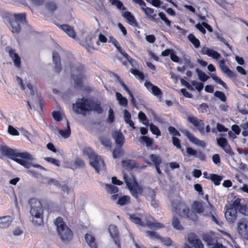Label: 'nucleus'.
<instances>
[{"label": "nucleus", "instance_id": "obj_24", "mask_svg": "<svg viewBox=\"0 0 248 248\" xmlns=\"http://www.w3.org/2000/svg\"><path fill=\"white\" fill-rule=\"evenodd\" d=\"M144 86L149 91L156 96H159L162 93L161 90L157 86L153 85L150 81H146L144 83Z\"/></svg>", "mask_w": 248, "mask_h": 248}, {"label": "nucleus", "instance_id": "obj_19", "mask_svg": "<svg viewBox=\"0 0 248 248\" xmlns=\"http://www.w3.org/2000/svg\"><path fill=\"white\" fill-rule=\"evenodd\" d=\"M112 137L118 147H122L124 141V137L121 131L115 130L112 133Z\"/></svg>", "mask_w": 248, "mask_h": 248}, {"label": "nucleus", "instance_id": "obj_6", "mask_svg": "<svg viewBox=\"0 0 248 248\" xmlns=\"http://www.w3.org/2000/svg\"><path fill=\"white\" fill-rule=\"evenodd\" d=\"M72 79L74 81L75 88L81 89L82 81L85 78V70L81 63L76 62L69 65Z\"/></svg>", "mask_w": 248, "mask_h": 248}, {"label": "nucleus", "instance_id": "obj_18", "mask_svg": "<svg viewBox=\"0 0 248 248\" xmlns=\"http://www.w3.org/2000/svg\"><path fill=\"white\" fill-rule=\"evenodd\" d=\"M108 231L111 238L113 239L115 244L119 248H120L119 232L116 226L114 225H110L108 227Z\"/></svg>", "mask_w": 248, "mask_h": 248}, {"label": "nucleus", "instance_id": "obj_45", "mask_svg": "<svg viewBox=\"0 0 248 248\" xmlns=\"http://www.w3.org/2000/svg\"><path fill=\"white\" fill-rule=\"evenodd\" d=\"M138 119L144 125L147 126L149 125V121L144 112L142 111L139 112L138 116Z\"/></svg>", "mask_w": 248, "mask_h": 248}, {"label": "nucleus", "instance_id": "obj_27", "mask_svg": "<svg viewBox=\"0 0 248 248\" xmlns=\"http://www.w3.org/2000/svg\"><path fill=\"white\" fill-rule=\"evenodd\" d=\"M203 240L206 243L208 248H214L219 243L217 240L208 234L203 235Z\"/></svg>", "mask_w": 248, "mask_h": 248}, {"label": "nucleus", "instance_id": "obj_49", "mask_svg": "<svg viewBox=\"0 0 248 248\" xmlns=\"http://www.w3.org/2000/svg\"><path fill=\"white\" fill-rule=\"evenodd\" d=\"M148 126L149 127L150 131L153 134L157 136L161 135L160 131L156 125H154L153 124H149Z\"/></svg>", "mask_w": 248, "mask_h": 248}, {"label": "nucleus", "instance_id": "obj_17", "mask_svg": "<svg viewBox=\"0 0 248 248\" xmlns=\"http://www.w3.org/2000/svg\"><path fill=\"white\" fill-rule=\"evenodd\" d=\"M114 77L116 78L117 82L123 87L124 89L128 93L131 97V103L132 105L136 107L137 106L136 101L134 97L133 94L130 92L127 86L124 84V83L121 79L116 74H113Z\"/></svg>", "mask_w": 248, "mask_h": 248}, {"label": "nucleus", "instance_id": "obj_51", "mask_svg": "<svg viewBox=\"0 0 248 248\" xmlns=\"http://www.w3.org/2000/svg\"><path fill=\"white\" fill-rule=\"evenodd\" d=\"M192 86H195V89L199 92H200L203 88V84L202 82H197L196 80H192L191 82Z\"/></svg>", "mask_w": 248, "mask_h": 248}, {"label": "nucleus", "instance_id": "obj_1", "mask_svg": "<svg viewBox=\"0 0 248 248\" xmlns=\"http://www.w3.org/2000/svg\"><path fill=\"white\" fill-rule=\"evenodd\" d=\"M73 110L77 114L85 116L88 112L94 111L99 114L103 113L100 101L94 102L93 99L82 97L77 99L72 105Z\"/></svg>", "mask_w": 248, "mask_h": 248}, {"label": "nucleus", "instance_id": "obj_36", "mask_svg": "<svg viewBox=\"0 0 248 248\" xmlns=\"http://www.w3.org/2000/svg\"><path fill=\"white\" fill-rule=\"evenodd\" d=\"M122 165L124 168L128 170H131L136 167L135 162L132 160H123Z\"/></svg>", "mask_w": 248, "mask_h": 248}, {"label": "nucleus", "instance_id": "obj_58", "mask_svg": "<svg viewBox=\"0 0 248 248\" xmlns=\"http://www.w3.org/2000/svg\"><path fill=\"white\" fill-rule=\"evenodd\" d=\"M44 159L47 162H49L57 166H60V161L56 159L50 157H46L44 158Z\"/></svg>", "mask_w": 248, "mask_h": 248}, {"label": "nucleus", "instance_id": "obj_42", "mask_svg": "<svg viewBox=\"0 0 248 248\" xmlns=\"http://www.w3.org/2000/svg\"><path fill=\"white\" fill-rule=\"evenodd\" d=\"M112 5L115 6L120 10H125L126 7L124 6L123 3L119 0H109Z\"/></svg>", "mask_w": 248, "mask_h": 248}, {"label": "nucleus", "instance_id": "obj_7", "mask_svg": "<svg viewBox=\"0 0 248 248\" xmlns=\"http://www.w3.org/2000/svg\"><path fill=\"white\" fill-rule=\"evenodd\" d=\"M83 153L88 157L90 165L95 169L97 173H99L100 170L104 169V161L91 148H84Z\"/></svg>", "mask_w": 248, "mask_h": 248}, {"label": "nucleus", "instance_id": "obj_48", "mask_svg": "<svg viewBox=\"0 0 248 248\" xmlns=\"http://www.w3.org/2000/svg\"><path fill=\"white\" fill-rule=\"evenodd\" d=\"M212 78L217 83L221 85L225 89H228V87L226 84L221 80V78L217 76L215 74H212L211 75Z\"/></svg>", "mask_w": 248, "mask_h": 248}, {"label": "nucleus", "instance_id": "obj_50", "mask_svg": "<svg viewBox=\"0 0 248 248\" xmlns=\"http://www.w3.org/2000/svg\"><path fill=\"white\" fill-rule=\"evenodd\" d=\"M215 97L218 98L221 101L225 102L226 101V96L224 93L221 91H217L214 93Z\"/></svg>", "mask_w": 248, "mask_h": 248}, {"label": "nucleus", "instance_id": "obj_9", "mask_svg": "<svg viewBox=\"0 0 248 248\" xmlns=\"http://www.w3.org/2000/svg\"><path fill=\"white\" fill-rule=\"evenodd\" d=\"M129 218L131 221L135 224L142 226L146 225L151 229H160L164 227V226L160 223L149 221H147L146 224H145L141 220L140 217H138L136 214L130 215Z\"/></svg>", "mask_w": 248, "mask_h": 248}, {"label": "nucleus", "instance_id": "obj_55", "mask_svg": "<svg viewBox=\"0 0 248 248\" xmlns=\"http://www.w3.org/2000/svg\"><path fill=\"white\" fill-rule=\"evenodd\" d=\"M142 141L145 142L147 147H150L152 145L153 142L152 139L147 136H142L140 138Z\"/></svg>", "mask_w": 248, "mask_h": 248}, {"label": "nucleus", "instance_id": "obj_56", "mask_svg": "<svg viewBox=\"0 0 248 248\" xmlns=\"http://www.w3.org/2000/svg\"><path fill=\"white\" fill-rule=\"evenodd\" d=\"M158 16L160 18L164 21V22L168 26L170 27L171 26V21L167 18L165 14L164 13L159 12L158 13Z\"/></svg>", "mask_w": 248, "mask_h": 248}, {"label": "nucleus", "instance_id": "obj_52", "mask_svg": "<svg viewBox=\"0 0 248 248\" xmlns=\"http://www.w3.org/2000/svg\"><path fill=\"white\" fill-rule=\"evenodd\" d=\"M115 119L114 113L113 109L110 108L108 110V118L107 119V123L108 124H112Z\"/></svg>", "mask_w": 248, "mask_h": 248}, {"label": "nucleus", "instance_id": "obj_2", "mask_svg": "<svg viewBox=\"0 0 248 248\" xmlns=\"http://www.w3.org/2000/svg\"><path fill=\"white\" fill-rule=\"evenodd\" d=\"M1 154L6 156L11 159L25 167L29 168L31 164L29 161L33 159V156L27 152H20L15 149H13L6 145L1 146L0 148Z\"/></svg>", "mask_w": 248, "mask_h": 248}, {"label": "nucleus", "instance_id": "obj_61", "mask_svg": "<svg viewBox=\"0 0 248 248\" xmlns=\"http://www.w3.org/2000/svg\"><path fill=\"white\" fill-rule=\"evenodd\" d=\"M46 6L47 9L51 12H54L57 9L56 5L53 2H48L46 4Z\"/></svg>", "mask_w": 248, "mask_h": 248}, {"label": "nucleus", "instance_id": "obj_4", "mask_svg": "<svg viewBox=\"0 0 248 248\" xmlns=\"http://www.w3.org/2000/svg\"><path fill=\"white\" fill-rule=\"evenodd\" d=\"M31 206V221L35 226H41L43 224V210L40 201L31 199L29 202Z\"/></svg>", "mask_w": 248, "mask_h": 248}, {"label": "nucleus", "instance_id": "obj_62", "mask_svg": "<svg viewBox=\"0 0 248 248\" xmlns=\"http://www.w3.org/2000/svg\"><path fill=\"white\" fill-rule=\"evenodd\" d=\"M147 234L152 239H156L159 240L160 236L158 235L156 232L153 231H147Z\"/></svg>", "mask_w": 248, "mask_h": 248}, {"label": "nucleus", "instance_id": "obj_25", "mask_svg": "<svg viewBox=\"0 0 248 248\" xmlns=\"http://www.w3.org/2000/svg\"><path fill=\"white\" fill-rule=\"evenodd\" d=\"M122 16L125 18L127 22L134 27H137L138 24L135 16L129 11H125L123 13Z\"/></svg>", "mask_w": 248, "mask_h": 248}, {"label": "nucleus", "instance_id": "obj_3", "mask_svg": "<svg viewBox=\"0 0 248 248\" xmlns=\"http://www.w3.org/2000/svg\"><path fill=\"white\" fill-rule=\"evenodd\" d=\"M2 16L5 23L14 33H19L21 31L22 25L26 23L25 13L12 14L5 12L2 14Z\"/></svg>", "mask_w": 248, "mask_h": 248}, {"label": "nucleus", "instance_id": "obj_23", "mask_svg": "<svg viewBox=\"0 0 248 248\" xmlns=\"http://www.w3.org/2000/svg\"><path fill=\"white\" fill-rule=\"evenodd\" d=\"M184 134L188 140L193 144L202 147H204L205 146V143L204 141L199 140L188 131L186 130Z\"/></svg>", "mask_w": 248, "mask_h": 248}, {"label": "nucleus", "instance_id": "obj_8", "mask_svg": "<svg viewBox=\"0 0 248 248\" xmlns=\"http://www.w3.org/2000/svg\"><path fill=\"white\" fill-rule=\"evenodd\" d=\"M54 223L62 240H69L72 238L73 233L71 230L66 225L62 217H57L54 220Z\"/></svg>", "mask_w": 248, "mask_h": 248}, {"label": "nucleus", "instance_id": "obj_60", "mask_svg": "<svg viewBox=\"0 0 248 248\" xmlns=\"http://www.w3.org/2000/svg\"><path fill=\"white\" fill-rule=\"evenodd\" d=\"M123 177L125 183L126 184L128 188H130L132 185V180L130 178H129L128 176L124 172H123Z\"/></svg>", "mask_w": 248, "mask_h": 248}, {"label": "nucleus", "instance_id": "obj_41", "mask_svg": "<svg viewBox=\"0 0 248 248\" xmlns=\"http://www.w3.org/2000/svg\"><path fill=\"white\" fill-rule=\"evenodd\" d=\"M195 71L198 75L199 80L202 82H205L209 78L208 76L199 68H196Z\"/></svg>", "mask_w": 248, "mask_h": 248}, {"label": "nucleus", "instance_id": "obj_35", "mask_svg": "<svg viewBox=\"0 0 248 248\" xmlns=\"http://www.w3.org/2000/svg\"><path fill=\"white\" fill-rule=\"evenodd\" d=\"M209 179L211 180L215 186H218L223 179V176L217 174L211 173L209 175Z\"/></svg>", "mask_w": 248, "mask_h": 248}, {"label": "nucleus", "instance_id": "obj_16", "mask_svg": "<svg viewBox=\"0 0 248 248\" xmlns=\"http://www.w3.org/2000/svg\"><path fill=\"white\" fill-rule=\"evenodd\" d=\"M237 211L232 206L230 205L229 208L227 209L225 213V217L226 220L230 223H233L236 218Z\"/></svg>", "mask_w": 248, "mask_h": 248}, {"label": "nucleus", "instance_id": "obj_13", "mask_svg": "<svg viewBox=\"0 0 248 248\" xmlns=\"http://www.w3.org/2000/svg\"><path fill=\"white\" fill-rule=\"evenodd\" d=\"M187 120L198 130L201 134H204V124L202 120L197 117L189 116L187 118Z\"/></svg>", "mask_w": 248, "mask_h": 248}, {"label": "nucleus", "instance_id": "obj_47", "mask_svg": "<svg viewBox=\"0 0 248 248\" xmlns=\"http://www.w3.org/2000/svg\"><path fill=\"white\" fill-rule=\"evenodd\" d=\"M130 202V198L128 196H123L118 198L117 203L120 205L127 204Z\"/></svg>", "mask_w": 248, "mask_h": 248}, {"label": "nucleus", "instance_id": "obj_31", "mask_svg": "<svg viewBox=\"0 0 248 248\" xmlns=\"http://www.w3.org/2000/svg\"><path fill=\"white\" fill-rule=\"evenodd\" d=\"M60 28L69 37L75 38V32L74 29L69 26L64 24L60 26Z\"/></svg>", "mask_w": 248, "mask_h": 248}, {"label": "nucleus", "instance_id": "obj_39", "mask_svg": "<svg viewBox=\"0 0 248 248\" xmlns=\"http://www.w3.org/2000/svg\"><path fill=\"white\" fill-rule=\"evenodd\" d=\"M192 209L198 214H201L203 212L202 204L198 201H195L193 202Z\"/></svg>", "mask_w": 248, "mask_h": 248}, {"label": "nucleus", "instance_id": "obj_34", "mask_svg": "<svg viewBox=\"0 0 248 248\" xmlns=\"http://www.w3.org/2000/svg\"><path fill=\"white\" fill-rule=\"evenodd\" d=\"M85 239L89 246L91 248H97V244L95 242V238L92 235L86 234Z\"/></svg>", "mask_w": 248, "mask_h": 248}, {"label": "nucleus", "instance_id": "obj_32", "mask_svg": "<svg viewBox=\"0 0 248 248\" xmlns=\"http://www.w3.org/2000/svg\"><path fill=\"white\" fill-rule=\"evenodd\" d=\"M65 123L66 124V128L64 130H60L59 131V134L64 138H68L70 137L71 131L70 127V124L68 121L66 119Z\"/></svg>", "mask_w": 248, "mask_h": 248}, {"label": "nucleus", "instance_id": "obj_28", "mask_svg": "<svg viewBox=\"0 0 248 248\" xmlns=\"http://www.w3.org/2000/svg\"><path fill=\"white\" fill-rule=\"evenodd\" d=\"M8 53L13 61L15 66L18 68L20 67L21 65V59L19 55L12 48H10L8 50Z\"/></svg>", "mask_w": 248, "mask_h": 248}, {"label": "nucleus", "instance_id": "obj_43", "mask_svg": "<svg viewBox=\"0 0 248 248\" xmlns=\"http://www.w3.org/2000/svg\"><path fill=\"white\" fill-rule=\"evenodd\" d=\"M149 158L154 163L155 166H160L162 162V159L161 157L156 155L152 154L150 155Z\"/></svg>", "mask_w": 248, "mask_h": 248}, {"label": "nucleus", "instance_id": "obj_53", "mask_svg": "<svg viewBox=\"0 0 248 248\" xmlns=\"http://www.w3.org/2000/svg\"><path fill=\"white\" fill-rule=\"evenodd\" d=\"M123 154V150L122 147H118L113 151V156L114 158L120 157Z\"/></svg>", "mask_w": 248, "mask_h": 248}, {"label": "nucleus", "instance_id": "obj_57", "mask_svg": "<svg viewBox=\"0 0 248 248\" xmlns=\"http://www.w3.org/2000/svg\"><path fill=\"white\" fill-rule=\"evenodd\" d=\"M159 240L164 245L167 246H170L172 244V240L170 237H163L160 236Z\"/></svg>", "mask_w": 248, "mask_h": 248}, {"label": "nucleus", "instance_id": "obj_33", "mask_svg": "<svg viewBox=\"0 0 248 248\" xmlns=\"http://www.w3.org/2000/svg\"><path fill=\"white\" fill-rule=\"evenodd\" d=\"M171 225L173 228L177 230L181 231L184 229L183 226L180 224L179 219L175 214H173L172 216Z\"/></svg>", "mask_w": 248, "mask_h": 248}, {"label": "nucleus", "instance_id": "obj_22", "mask_svg": "<svg viewBox=\"0 0 248 248\" xmlns=\"http://www.w3.org/2000/svg\"><path fill=\"white\" fill-rule=\"evenodd\" d=\"M188 241L195 248H203V245L201 240L197 238L196 235L194 233H191L188 235Z\"/></svg>", "mask_w": 248, "mask_h": 248}, {"label": "nucleus", "instance_id": "obj_40", "mask_svg": "<svg viewBox=\"0 0 248 248\" xmlns=\"http://www.w3.org/2000/svg\"><path fill=\"white\" fill-rule=\"evenodd\" d=\"M187 38L195 48H198L200 47V42L198 39L195 37L194 34L192 33L189 34L187 36Z\"/></svg>", "mask_w": 248, "mask_h": 248}, {"label": "nucleus", "instance_id": "obj_5", "mask_svg": "<svg viewBox=\"0 0 248 248\" xmlns=\"http://www.w3.org/2000/svg\"><path fill=\"white\" fill-rule=\"evenodd\" d=\"M172 210L180 216L187 218L194 222L198 220V217L196 213L190 209L184 203L178 200H173L171 202Z\"/></svg>", "mask_w": 248, "mask_h": 248}, {"label": "nucleus", "instance_id": "obj_63", "mask_svg": "<svg viewBox=\"0 0 248 248\" xmlns=\"http://www.w3.org/2000/svg\"><path fill=\"white\" fill-rule=\"evenodd\" d=\"M172 141L174 146H176L178 149H182L180 140L178 138L173 137L172 138Z\"/></svg>", "mask_w": 248, "mask_h": 248}, {"label": "nucleus", "instance_id": "obj_20", "mask_svg": "<svg viewBox=\"0 0 248 248\" xmlns=\"http://www.w3.org/2000/svg\"><path fill=\"white\" fill-rule=\"evenodd\" d=\"M201 53L215 60H218L221 57L220 54L218 52L206 46L202 47Z\"/></svg>", "mask_w": 248, "mask_h": 248}, {"label": "nucleus", "instance_id": "obj_64", "mask_svg": "<svg viewBox=\"0 0 248 248\" xmlns=\"http://www.w3.org/2000/svg\"><path fill=\"white\" fill-rule=\"evenodd\" d=\"M243 131L242 132V135L244 137L248 136V122L242 125Z\"/></svg>", "mask_w": 248, "mask_h": 248}, {"label": "nucleus", "instance_id": "obj_11", "mask_svg": "<svg viewBox=\"0 0 248 248\" xmlns=\"http://www.w3.org/2000/svg\"><path fill=\"white\" fill-rule=\"evenodd\" d=\"M181 152L184 156L198 158L202 161L205 159V155L201 151L195 150L187 145H186V151L182 149Z\"/></svg>", "mask_w": 248, "mask_h": 248}, {"label": "nucleus", "instance_id": "obj_29", "mask_svg": "<svg viewBox=\"0 0 248 248\" xmlns=\"http://www.w3.org/2000/svg\"><path fill=\"white\" fill-rule=\"evenodd\" d=\"M13 218L10 216H5L0 217V228L5 229L8 228L12 223Z\"/></svg>", "mask_w": 248, "mask_h": 248}, {"label": "nucleus", "instance_id": "obj_54", "mask_svg": "<svg viewBox=\"0 0 248 248\" xmlns=\"http://www.w3.org/2000/svg\"><path fill=\"white\" fill-rule=\"evenodd\" d=\"M168 131L170 133V134L173 136V137L174 136H178L180 137L181 134L180 132L174 127L172 126H170L168 128Z\"/></svg>", "mask_w": 248, "mask_h": 248}, {"label": "nucleus", "instance_id": "obj_26", "mask_svg": "<svg viewBox=\"0 0 248 248\" xmlns=\"http://www.w3.org/2000/svg\"><path fill=\"white\" fill-rule=\"evenodd\" d=\"M52 60L55 64V71L59 73L62 70V66L61 63V59L59 53L56 51L53 52Z\"/></svg>", "mask_w": 248, "mask_h": 248}, {"label": "nucleus", "instance_id": "obj_14", "mask_svg": "<svg viewBox=\"0 0 248 248\" xmlns=\"http://www.w3.org/2000/svg\"><path fill=\"white\" fill-rule=\"evenodd\" d=\"M232 206L242 214L248 215V208L244 202H241V200L239 198L236 199L232 203Z\"/></svg>", "mask_w": 248, "mask_h": 248}, {"label": "nucleus", "instance_id": "obj_21", "mask_svg": "<svg viewBox=\"0 0 248 248\" xmlns=\"http://www.w3.org/2000/svg\"><path fill=\"white\" fill-rule=\"evenodd\" d=\"M219 66L222 72L226 75L229 78H233L236 77V74L226 65L224 60H221L219 62Z\"/></svg>", "mask_w": 248, "mask_h": 248}, {"label": "nucleus", "instance_id": "obj_15", "mask_svg": "<svg viewBox=\"0 0 248 248\" xmlns=\"http://www.w3.org/2000/svg\"><path fill=\"white\" fill-rule=\"evenodd\" d=\"M129 189L131 195L136 198L138 201L139 200V195H141L143 192V189L138 183V182L134 180L132 185Z\"/></svg>", "mask_w": 248, "mask_h": 248}, {"label": "nucleus", "instance_id": "obj_10", "mask_svg": "<svg viewBox=\"0 0 248 248\" xmlns=\"http://www.w3.org/2000/svg\"><path fill=\"white\" fill-rule=\"evenodd\" d=\"M223 135L220 134L219 138L216 139L217 145L221 148L228 155L233 156L234 153L233 152L230 145L229 144L227 139L222 137Z\"/></svg>", "mask_w": 248, "mask_h": 248}, {"label": "nucleus", "instance_id": "obj_37", "mask_svg": "<svg viewBox=\"0 0 248 248\" xmlns=\"http://www.w3.org/2000/svg\"><path fill=\"white\" fill-rule=\"evenodd\" d=\"M145 196L148 201L153 200L155 198V192L151 188H147L145 190Z\"/></svg>", "mask_w": 248, "mask_h": 248}, {"label": "nucleus", "instance_id": "obj_44", "mask_svg": "<svg viewBox=\"0 0 248 248\" xmlns=\"http://www.w3.org/2000/svg\"><path fill=\"white\" fill-rule=\"evenodd\" d=\"M130 72L134 75L135 77L139 79L140 81H142L144 79V76L143 73L138 69H131Z\"/></svg>", "mask_w": 248, "mask_h": 248}, {"label": "nucleus", "instance_id": "obj_59", "mask_svg": "<svg viewBox=\"0 0 248 248\" xmlns=\"http://www.w3.org/2000/svg\"><path fill=\"white\" fill-rule=\"evenodd\" d=\"M8 132L10 134L13 136H18L19 134L18 131L12 125L8 126Z\"/></svg>", "mask_w": 248, "mask_h": 248}, {"label": "nucleus", "instance_id": "obj_38", "mask_svg": "<svg viewBox=\"0 0 248 248\" xmlns=\"http://www.w3.org/2000/svg\"><path fill=\"white\" fill-rule=\"evenodd\" d=\"M116 97L120 106L126 107L127 105V99L124 97L120 93H116Z\"/></svg>", "mask_w": 248, "mask_h": 248}, {"label": "nucleus", "instance_id": "obj_46", "mask_svg": "<svg viewBox=\"0 0 248 248\" xmlns=\"http://www.w3.org/2000/svg\"><path fill=\"white\" fill-rule=\"evenodd\" d=\"M106 189L109 194H115L118 191V188L111 184H106Z\"/></svg>", "mask_w": 248, "mask_h": 248}, {"label": "nucleus", "instance_id": "obj_12", "mask_svg": "<svg viewBox=\"0 0 248 248\" xmlns=\"http://www.w3.org/2000/svg\"><path fill=\"white\" fill-rule=\"evenodd\" d=\"M237 230L239 234L243 238L248 240V220L242 218L237 223Z\"/></svg>", "mask_w": 248, "mask_h": 248}, {"label": "nucleus", "instance_id": "obj_30", "mask_svg": "<svg viewBox=\"0 0 248 248\" xmlns=\"http://www.w3.org/2000/svg\"><path fill=\"white\" fill-rule=\"evenodd\" d=\"M82 45L89 52L91 50L93 49L94 43L93 41V37L91 35L87 36L84 41L82 42Z\"/></svg>", "mask_w": 248, "mask_h": 248}]
</instances>
